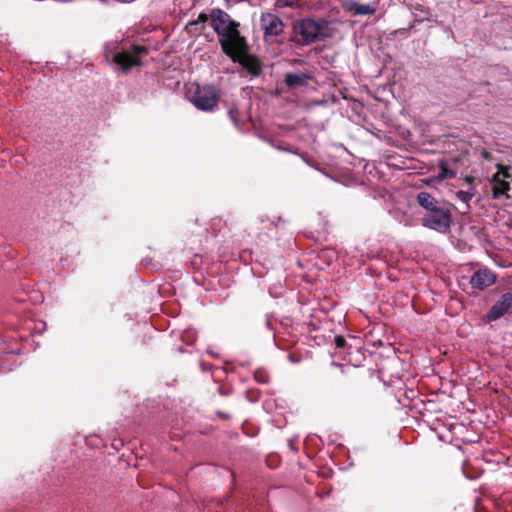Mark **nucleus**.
Returning <instances> with one entry per match:
<instances>
[{
    "label": "nucleus",
    "mask_w": 512,
    "mask_h": 512,
    "mask_svg": "<svg viewBox=\"0 0 512 512\" xmlns=\"http://www.w3.org/2000/svg\"><path fill=\"white\" fill-rule=\"evenodd\" d=\"M344 9L355 16L372 15L378 10V1L362 4L351 0L345 3Z\"/></svg>",
    "instance_id": "obj_9"
},
{
    "label": "nucleus",
    "mask_w": 512,
    "mask_h": 512,
    "mask_svg": "<svg viewBox=\"0 0 512 512\" xmlns=\"http://www.w3.org/2000/svg\"><path fill=\"white\" fill-rule=\"evenodd\" d=\"M212 23L220 37L219 42L225 54H234L244 46L245 39L238 31V23L224 11L217 9L212 12Z\"/></svg>",
    "instance_id": "obj_1"
},
{
    "label": "nucleus",
    "mask_w": 512,
    "mask_h": 512,
    "mask_svg": "<svg viewBox=\"0 0 512 512\" xmlns=\"http://www.w3.org/2000/svg\"><path fill=\"white\" fill-rule=\"evenodd\" d=\"M417 202L425 210V212H429L441 205V203L428 192L418 193Z\"/></svg>",
    "instance_id": "obj_13"
},
{
    "label": "nucleus",
    "mask_w": 512,
    "mask_h": 512,
    "mask_svg": "<svg viewBox=\"0 0 512 512\" xmlns=\"http://www.w3.org/2000/svg\"><path fill=\"white\" fill-rule=\"evenodd\" d=\"M192 102L202 111H213L219 102V91L212 85L197 86Z\"/></svg>",
    "instance_id": "obj_4"
},
{
    "label": "nucleus",
    "mask_w": 512,
    "mask_h": 512,
    "mask_svg": "<svg viewBox=\"0 0 512 512\" xmlns=\"http://www.w3.org/2000/svg\"><path fill=\"white\" fill-rule=\"evenodd\" d=\"M146 49L142 46H134L132 52L123 51L115 53L112 60L121 69L128 70L133 66L140 65V55L145 53Z\"/></svg>",
    "instance_id": "obj_7"
},
{
    "label": "nucleus",
    "mask_w": 512,
    "mask_h": 512,
    "mask_svg": "<svg viewBox=\"0 0 512 512\" xmlns=\"http://www.w3.org/2000/svg\"><path fill=\"white\" fill-rule=\"evenodd\" d=\"M275 5L278 8L289 7L293 9H298L301 6L299 0H276Z\"/></svg>",
    "instance_id": "obj_16"
},
{
    "label": "nucleus",
    "mask_w": 512,
    "mask_h": 512,
    "mask_svg": "<svg viewBox=\"0 0 512 512\" xmlns=\"http://www.w3.org/2000/svg\"><path fill=\"white\" fill-rule=\"evenodd\" d=\"M499 170L493 174L490 184L493 198L498 199L505 195L507 198H512L509 194L512 184V172L508 167L498 165Z\"/></svg>",
    "instance_id": "obj_5"
},
{
    "label": "nucleus",
    "mask_w": 512,
    "mask_h": 512,
    "mask_svg": "<svg viewBox=\"0 0 512 512\" xmlns=\"http://www.w3.org/2000/svg\"><path fill=\"white\" fill-rule=\"evenodd\" d=\"M256 378H257V379H258V381H260V382H265V379H263V377H260V378H259V376H258V375H256Z\"/></svg>",
    "instance_id": "obj_22"
},
{
    "label": "nucleus",
    "mask_w": 512,
    "mask_h": 512,
    "mask_svg": "<svg viewBox=\"0 0 512 512\" xmlns=\"http://www.w3.org/2000/svg\"><path fill=\"white\" fill-rule=\"evenodd\" d=\"M439 169H440L439 174L433 176L431 178V181L440 182L444 179H451L456 176V172L452 169H449L444 161H440Z\"/></svg>",
    "instance_id": "obj_14"
},
{
    "label": "nucleus",
    "mask_w": 512,
    "mask_h": 512,
    "mask_svg": "<svg viewBox=\"0 0 512 512\" xmlns=\"http://www.w3.org/2000/svg\"><path fill=\"white\" fill-rule=\"evenodd\" d=\"M511 190H512V185H511Z\"/></svg>",
    "instance_id": "obj_23"
},
{
    "label": "nucleus",
    "mask_w": 512,
    "mask_h": 512,
    "mask_svg": "<svg viewBox=\"0 0 512 512\" xmlns=\"http://www.w3.org/2000/svg\"><path fill=\"white\" fill-rule=\"evenodd\" d=\"M482 156H483L484 158H488V152L484 150V151L482 152Z\"/></svg>",
    "instance_id": "obj_20"
},
{
    "label": "nucleus",
    "mask_w": 512,
    "mask_h": 512,
    "mask_svg": "<svg viewBox=\"0 0 512 512\" xmlns=\"http://www.w3.org/2000/svg\"><path fill=\"white\" fill-rule=\"evenodd\" d=\"M476 190L474 188H469L466 191H458L456 193L457 199H459L461 202H463L466 205V210H469V202L472 200V198L475 196Z\"/></svg>",
    "instance_id": "obj_15"
},
{
    "label": "nucleus",
    "mask_w": 512,
    "mask_h": 512,
    "mask_svg": "<svg viewBox=\"0 0 512 512\" xmlns=\"http://www.w3.org/2000/svg\"><path fill=\"white\" fill-rule=\"evenodd\" d=\"M295 32L301 36L302 45H310L333 37L338 32L337 23L325 19L305 18L294 27Z\"/></svg>",
    "instance_id": "obj_2"
},
{
    "label": "nucleus",
    "mask_w": 512,
    "mask_h": 512,
    "mask_svg": "<svg viewBox=\"0 0 512 512\" xmlns=\"http://www.w3.org/2000/svg\"><path fill=\"white\" fill-rule=\"evenodd\" d=\"M465 181H466L467 183L471 184V183H472V181H473V178H472V177H470V176H466V177H465Z\"/></svg>",
    "instance_id": "obj_19"
},
{
    "label": "nucleus",
    "mask_w": 512,
    "mask_h": 512,
    "mask_svg": "<svg viewBox=\"0 0 512 512\" xmlns=\"http://www.w3.org/2000/svg\"><path fill=\"white\" fill-rule=\"evenodd\" d=\"M452 221L451 211L442 204L429 212H425L421 219L424 227L442 234L448 232Z\"/></svg>",
    "instance_id": "obj_3"
},
{
    "label": "nucleus",
    "mask_w": 512,
    "mask_h": 512,
    "mask_svg": "<svg viewBox=\"0 0 512 512\" xmlns=\"http://www.w3.org/2000/svg\"><path fill=\"white\" fill-rule=\"evenodd\" d=\"M226 55L229 56L234 62H239L251 76L256 77L260 74L261 65L255 57L247 53L246 42L244 43V46L241 48L240 51H235L234 54Z\"/></svg>",
    "instance_id": "obj_8"
},
{
    "label": "nucleus",
    "mask_w": 512,
    "mask_h": 512,
    "mask_svg": "<svg viewBox=\"0 0 512 512\" xmlns=\"http://www.w3.org/2000/svg\"><path fill=\"white\" fill-rule=\"evenodd\" d=\"M310 76L306 73H287L285 84L290 88H298L307 85Z\"/></svg>",
    "instance_id": "obj_12"
},
{
    "label": "nucleus",
    "mask_w": 512,
    "mask_h": 512,
    "mask_svg": "<svg viewBox=\"0 0 512 512\" xmlns=\"http://www.w3.org/2000/svg\"><path fill=\"white\" fill-rule=\"evenodd\" d=\"M495 275L489 269H479L471 277L470 283L473 287L480 290L492 285L495 282Z\"/></svg>",
    "instance_id": "obj_10"
},
{
    "label": "nucleus",
    "mask_w": 512,
    "mask_h": 512,
    "mask_svg": "<svg viewBox=\"0 0 512 512\" xmlns=\"http://www.w3.org/2000/svg\"><path fill=\"white\" fill-rule=\"evenodd\" d=\"M260 28L266 42L272 40L284 32L285 24L282 19L274 13L264 12L260 16Z\"/></svg>",
    "instance_id": "obj_6"
},
{
    "label": "nucleus",
    "mask_w": 512,
    "mask_h": 512,
    "mask_svg": "<svg viewBox=\"0 0 512 512\" xmlns=\"http://www.w3.org/2000/svg\"><path fill=\"white\" fill-rule=\"evenodd\" d=\"M512 304V294L510 292L504 293L500 300L497 301L491 308L488 319L491 321L497 320L502 317Z\"/></svg>",
    "instance_id": "obj_11"
},
{
    "label": "nucleus",
    "mask_w": 512,
    "mask_h": 512,
    "mask_svg": "<svg viewBox=\"0 0 512 512\" xmlns=\"http://www.w3.org/2000/svg\"><path fill=\"white\" fill-rule=\"evenodd\" d=\"M335 344L337 348H344L346 345V340L343 336H336L335 337Z\"/></svg>",
    "instance_id": "obj_18"
},
{
    "label": "nucleus",
    "mask_w": 512,
    "mask_h": 512,
    "mask_svg": "<svg viewBox=\"0 0 512 512\" xmlns=\"http://www.w3.org/2000/svg\"><path fill=\"white\" fill-rule=\"evenodd\" d=\"M256 378H257V379H258V381H260V382H265V379H263V377H260V378H259V376H258V375H256Z\"/></svg>",
    "instance_id": "obj_21"
},
{
    "label": "nucleus",
    "mask_w": 512,
    "mask_h": 512,
    "mask_svg": "<svg viewBox=\"0 0 512 512\" xmlns=\"http://www.w3.org/2000/svg\"><path fill=\"white\" fill-rule=\"evenodd\" d=\"M116 45H117L116 42H112V43L106 44V46H105V57H106V59L109 58L110 52H112L115 49Z\"/></svg>",
    "instance_id": "obj_17"
}]
</instances>
